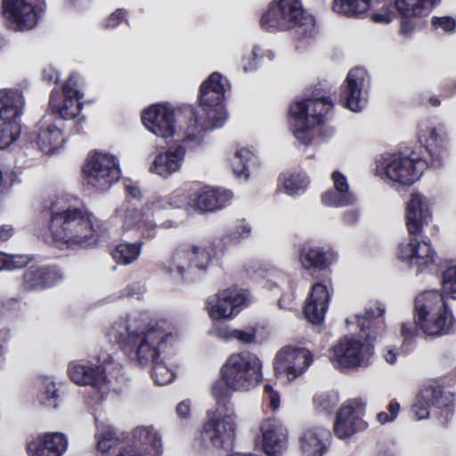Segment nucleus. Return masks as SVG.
<instances>
[{"label": "nucleus", "mask_w": 456, "mask_h": 456, "mask_svg": "<svg viewBox=\"0 0 456 456\" xmlns=\"http://www.w3.org/2000/svg\"><path fill=\"white\" fill-rule=\"evenodd\" d=\"M262 363L249 352L231 354L221 368L224 384L213 385L212 395L216 406L208 411V420L202 428L203 439L216 448H224L235 438V414L231 403L232 390H249L262 380Z\"/></svg>", "instance_id": "f257e3e1"}, {"label": "nucleus", "mask_w": 456, "mask_h": 456, "mask_svg": "<svg viewBox=\"0 0 456 456\" xmlns=\"http://www.w3.org/2000/svg\"><path fill=\"white\" fill-rule=\"evenodd\" d=\"M124 331L115 326L109 332L115 343L126 355H134L142 365L152 364L151 378L163 386L175 379V373L160 359L161 351L175 338L174 326L164 319H152L149 315H126Z\"/></svg>", "instance_id": "f03ea898"}, {"label": "nucleus", "mask_w": 456, "mask_h": 456, "mask_svg": "<svg viewBox=\"0 0 456 456\" xmlns=\"http://www.w3.org/2000/svg\"><path fill=\"white\" fill-rule=\"evenodd\" d=\"M419 139L429 162L414 152L384 153L376 160V172L390 186L406 188L419 181L426 168L442 167L449 156V138L444 125L424 121L419 125Z\"/></svg>", "instance_id": "7ed1b4c3"}, {"label": "nucleus", "mask_w": 456, "mask_h": 456, "mask_svg": "<svg viewBox=\"0 0 456 456\" xmlns=\"http://www.w3.org/2000/svg\"><path fill=\"white\" fill-rule=\"evenodd\" d=\"M50 232L55 247L78 249L95 246L106 236L103 223L80 202L56 200L51 208Z\"/></svg>", "instance_id": "20e7f679"}, {"label": "nucleus", "mask_w": 456, "mask_h": 456, "mask_svg": "<svg viewBox=\"0 0 456 456\" xmlns=\"http://www.w3.org/2000/svg\"><path fill=\"white\" fill-rule=\"evenodd\" d=\"M365 342L352 336H345L333 346L330 357L333 365L341 370L356 369L367 355L373 353V342L386 330L384 315H355Z\"/></svg>", "instance_id": "39448f33"}, {"label": "nucleus", "mask_w": 456, "mask_h": 456, "mask_svg": "<svg viewBox=\"0 0 456 456\" xmlns=\"http://www.w3.org/2000/svg\"><path fill=\"white\" fill-rule=\"evenodd\" d=\"M230 85L228 79L218 72L212 73L200 89V110L190 109L192 128L198 133L222 127L227 113L224 107V96Z\"/></svg>", "instance_id": "423d86ee"}, {"label": "nucleus", "mask_w": 456, "mask_h": 456, "mask_svg": "<svg viewBox=\"0 0 456 456\" xmlns=\"http://www.w3.org/2000/svg\"><path fill=\"white\" fill-rule=\"evenodd\" d=\"M260 24L266 31H290L299 38L313 37L316 33L315 19L305 10L301 0H273Z\"/></svg>", "instance_id": "0eeeda50"}, {"label": "nucleus", "mask_w": 456, "mask_h": 456, "mask_svg": "<svg viewBox=\"0 0 456 456\" xmlns=\"http://www.w3.org/2000/svg\"><path fill=\"white\" fill-rule=\"evenodd\" d=\"M333 109L330 97L309 98L294 102L289 108L290 126L294 138L309 145L316 137Z\"/></svg>", "instance_id": "6e6552de"}, {"label": "nucleus", "mask_w": 456, "mask_h": 456, "mask_svg": "<svg viewBox=\"0 0 456 456\" xmlns=\"http://www.w3.org/2000/svg\"><path fill=\"white\" fill-rule=\"evenodd\" d=\"M431 407L437 410L436 418L439 423L446 427L454 415V394L446 391L436 381L424 384L416 395L411 411L415 419L420 420L429 417Z\"/></svg>", "instance_id": "1a4fd4ad"}, {"label": "nucleus", "mask_w": 456, "mask_h": 456, "mask_svg": "<svg viewBox=\"0 0 456 456\" xmlns=\"http://www.w3.org/2000/svg\"><path fill=\"white\" fill-rule=\"evenodd\" d=\"M151 201L138 208L129 200L123 201L114 211L113 217L121 222V230L136 231L144 239H153L157 234L155 210Z\"/></svg>", "instance_id": "9d476101"}, {"label": "nucleus", "mask_w": 456, "mask_h": 456, "mask_svg": "<svg viewBox=\"0 0 456 456\" xmlns=\"http://www.w3.org/2000/svg\"><path fill=\"white\" fill-rule=\"evenodd\" d=\"M313 361V354L308 349L285 346L276 353L273 361L274 376L291 382L302 376Z\"/></svg>", "instance_id": "9b49d317"}, {"label": "nucleus", "mask_w": 456, "mask_h": 456, "mask_svg": "<svg viewBox=\"0 0 456 456\" xmlns=\"http://www.w3.org/2000/svg\"><path fill=\"white\" fill-rule=\"evenodd\" d=\"M397 256L410 268L415 269L417 274L438 271L436 252L428 239L419 240L417 236H411L408 241L399 245Z\"/></svg>", "instance_id": "f8f14e48"}, {"label": "nucleus", "mask_w": 456, "mask_h": 456, "mask_svg": "<svg viewBox=\"0 0 456 456\" xmlns=\"http://www.w3.org/2000/svg\"><path fill=\"white\" fill-rule=\"evenodd\" d=\"M87 184L97 190H107L120 177V168L116 156L95 152L83 167Z\"/></svg>", "instance_id": "ddd939ff"}, {"label": "nucleus", "mask_w": 456, "mask_h": 456, "mask_svg": "<svg viewBox=\"0 0 456 456\" xmlns=\"http://www.w3.org/2000/svg\"><path fill=\"white\" fill-rule=\"evenodd\" d=\"M188 134L183 141L172 144L166 151L159 152L149 166V172L161 178H169L180 171L184 162L186 154V143L195 141L199 143L201 136L192 128L188 126Z\"/></svg>", "instance_id": "4468645a"}, {"label": "nucleus", "mask_w": 456, "mask_h": 456, "mask_svg": "<svg viewBox=\"0 0 456 456\" xmlns=\"http://www.w3.org/2000/svg\"><path fill=\"white\" fill-rule=\"evenodd\" d=\"M256 301L253 293L245 288L231 286L219 289L206 300L208 314H239Z\"/></svg>", "instance_id": "2eb2a0df"}, {"label": "nucleus", "mask_w": 456, "mask_h": 456, "mask_svg": "<svg viewBox=\"0 0 456 456\" xmlns=\"http://www.w3.org/2000/svg\"><path fill=\"white\" fill-rule=\"evenodd\" d=\"M79 77L72 74L62 86V94L53 90L49 100L51 116L63 120L72 119L80 112L79 101L83 94L79 90Z\"/></svg>", "instance_id": "dca6fc26"}, {"label": "nucleus", "mask_w": 456, "mask_h": 456, "mask_svg": "<svg viewBox=\"0 0 456 456\" xmlns=\"http://www.w3.org/2000/svg\"><path fill=\"white\" fill-rule=\"evenodd\" d=\"M369 86L370 77L367 71L362 68L352 69L341 86L345 107L354 112L363 110L368 102Z\"/></svg>", "instance_id": "f3484780"}, {"label": "nucleus", "mask_w": 456, "mask_h": 456, "mask_svg": "<svg viewBox=\"0 0 456 456\" xmlns=\"http://www.w3.org/2000/svg\"><path fill=\"white\" fill-rule=\"evenodd\" d=\"M233 193L230 190L210 187L189 189L187 208L200 213L215 212L231 203Z\"/></svg>", "instance_id": "a211bd4d"}, {"label": "nucleus", "mask_w": 456, "mask_h": 456, "mask_svg": "<svg viewBox=\"0 0 456 456\" xmlns=\"http://www.w3.org/2000/svg\"><path fill=\"white\" fill-rule=\"evenodd\" d=\"M364 411L365 403L359 398L352 399L342 405L334 422L335 436L345 439L365 428L366 423L362 419Z\"/></svg>", "instance_id": "6ab92c4d"}, {"label": "nucleus", "mask_w": 456, "mask_h": 456, "mask_svg": "<svg viewBox=\"0 0 456 456\" xmlns=\"http://www.w3.org/2000/svg\"><path fill=\"white\" fill-rule=\"evenodd\" d=\"M3 9L6 24L12 30H29L37 23L33 0H3Z\"/></svg>", "instance_id": "aec40b11"}, {"label": "nucleus", "mask_w": 456, "mask_h": 456, "mask_svg": "<svg viewBox=\"0 0 456 456\" xmlns=\"http://www.w3.org/2000/svg\"><path fill=\"white\" fill-rule=\"evenodd\" d=\"M433 202L419 191H413L406 204L405 222L410 236L422 233L423 227L432 220Z\"/></svg>", "instance_id": "412c9836"}, {"label": "nucleus", "mask_w": 456, "mask_h": 456, "mask_svg": "<svg viewBox=\"0 0 456 456\" xmlns=\"http://www.w3.org/2000/svg\"><path fill=\"white\" fill-rule=\"evenodd\" d=\"M142 121L153 134L168 138L175 132V111L165 104H155L142 112Z\"/></svg>", "instance_id": "4be33fe9"}, {"label": "nucleus", "mask_w": 456, "mask_h": 456, "mask_svg": "<svg viewBox=\"0 0 456 456\" xmlns=\"http://www.w3.org/2000/svg\"><path fill=\"white\" fill-rule=\"evenodd\" d=\"M64 279L63 272L54 265H31L23 273L21 289L37 291L50 288Z\"/></svg>", "instance_id": "5701e85b"}, {"label": "nucleus", "mask_w": 456, "mask_h": 456, "mask_svg": "<svg viewBox=\"0 0 456 456\" xmlns=\"http://www.w3.org/2000/svg\"><path fill=\"white\" fill-rule=\"evenodd\" d=\"M191 244L176 245L168 259L163 265V272L175 283L182 282L191 270Z\"/></svg>", "instance_id": "b1692460"}, {"label": "nucleus", "mask_w": 456, "mask_h": 456, "mask_svg": "<svg viewBox=\"0 0 456 456\" xmlns=\"http://www.w3.org/2000/svg\"><path fill=\"white\" fill-rule=\"evenodd\" d=\"M68 439L62 433H45L27 444L28 456H61L67 450Z\"/></svg>", "instance_id": "393cba45"}, {"label": "nucleus", "mask_w": 456, "mask_h": 456, "mask_svg": "<svg viewBox=\"0 0 456 456\" xmlns=\"http://www.w3.org/2000/svg\"><path fill=\"white\" fill-rule=\"evenodd\" d=\"M333 188L322 195V202L329 207L340 208L354 205L357 197L350 189L347 177L339 171L331 174Z\"/></svg>", "instance_id": "a878e982"}, {"label": "nucleus", "mask_w": 456, "mask_h": 456, "mask_svg": "<svg viewBox=\"0 0 456 456\" xmlns=\"http://www.w3.org/2000/svg\"><path fill=\"white\" fill-rule=\"evenodd\" d=\"M69 379L79 386L101 388L107 381L106 370L102 364L70 362L68 367Z\"/></svg>", "instance_id": "bb28decb"}, {"label": "nucleus", "mask_w": 456, "mask_h": 456, "mask_svg": "<svg viewBox=\"0 0 456 456\" xmlns=\"http://www.w3.org/2000/svg\"><path fill=\"white\" fill-rule=\"evenodd\" d=\"M62 129L53 122L51 115H45L40 121L37 143L46 154H53L63 143Z\"/></svg>", "instance_id": "cd10ccee"}, {"label": "nucleus", "mask_w": 456, "mask_h": 456, "mask_svg": "<svg viewBox=\"0 0 456 456\" xmlns=\"http://www.w3.org/2000/svg\"><path fill=\"white\" fill-rule=\"evenodd\" d=\"M330 439L331 433L330 429L322 427H314L303 433L300 438L301 448L309 456H323L328 450Z\"/></svg>", "instance_id": "c85d7f7f"}, {"label": "nucleus", "mask_w": 456, "mask_h": 456, "mask_svg": "<svg viewBox=\"0 0 456 456\" xmlns=\"http://www.w3.org/2000/svg\"><path fill=\"white\" fill-rule=\"evenodd\" d=\"M338 259L337 252L330 246H314L300 254L305 269L325 270Z\"/></svg>", "instance_id": "c756f323"}, {"label": "nucleus", "mask_w": 456, "mask_h": 456, "mask_svg": "<svg viewBox=\"0 0 456 456\" xmlns=\"http://www.w3.org/2000/svg\"><path fill=\"white\" fill-rule=\"evenodd\" d=\"M258 165V159L255 151L248 146H237L231 160L233 175L241 181H248L251 172Z\"/></svg>", "instance_id": "7c9ffc66"}, {"label": "nucleus", "mask_w": 456, "mask_h": 456, "mask_svg": "<svg viewBox=\"0 0 456 456\" xmlns=\"http://www.w3.org/2000/svg\"><path fill=\"white\" fill-rule=\"evenodd\" d=\"M416 314H452V305L436 290H428L419 294L415 299Z\"/></svg>", "instance_id": "2f4dec72"}, {"label": "nucleus", "mask_w": 456, "mask_h": 456, "mask_svg": "<svg viewBox=\"0 0 456 456\" xmlns=\"http://www.w3.org/2000/svg\"><path fill=\"white\" fill-rule=\"evenodd\" d=\"M142 454L160 453L161 437L151 427H138L132 432V444L129 445Z\"/></svg>", "instance_id": "473e14b6"}, {"label": "nucleus", "mask_w": 456, "mask_h": 456, "mask_svg": "<svg viewBox=\"0 0 456 456\" xmlns=\"http://www.w3.org/2000/svg\"><path fill=\"white\" fill-rule=\"evenodd\" d=\"M24 99L18 90H0V119L4 122H16L22 115Z\"/></svg>", "instance_id": "72a5a7b5"}, {"label": "nucleus", "mask_w": 456, "mask_h": 456, "mask_svg": "<svg viewBox=\"0 0 456 456\" xmlns=\"http://www.w3.org/2000/svg\"><path fill=\"white\" fill-rule=\"evenodd\" d=\"M419 330L428 336L448 333L454 322V315H414Z\"/></svg>", "instance_id": "f704fd0d"}, {"label": "nucleus", "mask_w": 456, "mask_h": 456, "mask_svg": "<svg viewBox=\"0 0 456 456\" xmlns=\"http://www.w3.org/2000/svg\"><path fill=\"white\" fill-rule=\"evenodd\" d=\"M263 436V450L268 456H275L281 452L286 436L281 427L273 420L267 419L261 426Z\"/></svg>", "instance_id": "c9c22d12"}, {"label": "nucleus", "mask_w": 456, "mask_h": 456, "mask_svg": "<svg viewBox=\"0 0 456 456\" xmlns=\"http://www.w3.org/2000/svg\"><path fill=\"white\" fill-rule=\"evenodd\" d=\"M280 183L281 191L291 197H297L306 191L310 180L304 171H293L282 174Z\"/></svg>", "instance_id": "e433bc0d"}, {"label": "nucleus", "mask_w": 456, "mask_h": 456, "mask_svg": "<svg viewBox=\"0 0 456 456\" xmlns=\"http://www.w3.org/2000/svg\"><path fill=\"white\" fill-rule=\"evenodd\" d=\"M401 17L419 18L428 15L440 0H395Z\"/></svg>", "instance_id": "4c0bfd02"}, {"label": "nucleus", "mask_w": 456, "mask_h": 456, "mask_svg": "<svg viewBox=\"0 0 456 456\" xmlns=\"http://www.w3.org/2000/svg\"><path fill=\"white\" fill-rule=\"evenodd\" d=\"M330 294L326 286L316 283L312 287L310 297L304 307L303 314H326L329 306Z\"/></svg>", "instance_id": "58836bf2"}, {"label": "nucleus", "mask_w": 456, "mask_h": 456, "mask_svg": "<svg viewBox=\"0 0 456 456\" xmlns=\"http://www.w3.org/2000/svg\"><path fill=\"white\" fill-rule=\"evenodd\" d=\"M370 7H374L373 0H334L333 11L336 13L351 18H360Z\"/></svg>", "instance_id": "ea45409f"}, {"label": "nucleus", "mask_w": 456, "mask_h": 456, "mask_svg": "<svg viewBox=\"0 0 456 456\" xmlns=\"http://www.w3.org/2000/svg\"><path fill=\"white\" fill-rule=\"evenodd\" d=\"M142 244V241L120 242L111 251L112 258L118 264L130 265L138 259Z\"/></svg>", "instance_id": "a19ab883"}, {"label": "nucleus", "mask_w": 456, "mask_h": 456, "mask_svg": "<svg viewBox=\"0 0 456 456\" xmlns=\"http://www.w3.org/2000/svg\"><path fill=\"white\" fill-rule=\"evenodd\" d=\"M189 200V189H176L170 194L163 198H158L151 200L153 208L156 211L166 208H178L183 206H187Z\"/></svg>", "instance_id": "79ce46f5"}, {"label": "nucleus", "mask_w": 456, "mask_h": 456, "mask_svg": "<svg viewBox=\"0 0 456 456\" xmlns=\"http://www.w3.org/2000/svg\"><path fill=\"white\" fill-rule=\"evenodd\" d=\"M374 7L370 20L377 24L387 25L395 18L396 2L387 3L386 0H373Z\"/></svg>", "instance_id": "37998d69"}, {"label": "nucleus", "mask_w": 456, "mask_h": 456, "mask_svg": "<svg viewBox=\"0 0 456 456\" xmlns=\"http://www.w3.org/2000/svg\"><path fill=\"white\" fill-rule=\"evenodd\" d=\"M419 331V330L415 322L402 323L401 337L403 341L399 350L403 354H408L415 349Z\"/></svg>", "instance_id": "c03bdc74"}, {"label": "nucleus", "mask_w": 456, "mask_h": 456, "mask_svg": "<svg viewBox=\"0 0 456 456\" xmlns=\"http://www.w3.org/2000/svg\"><path fill=\"white\" fill-rule=\"evenodd\" d=\"M191 270L207 271L212 262L211 251L208 247L191 244Z\"/></svg>", "instance_id": "a18cd8bd"}, {"label": "nucleus", "mask_w": 456, "mask_h": 456, "mask_svg": "<svg viewBox=\"0 0 456 456\" xmlns=\"http://www.w3.org/2000/svg\"><path fill=\"white\" fill-rule=\"evenodd\" d=\"M32 261L28 255L6 254L0 251V271H13L26 266Z\"/></svg>", "instance_id": "49530a36"}, {"label": "nucleus", "mask_w": 456, "mask_h": 456, "mask_svg": "<svg viewBox=\"0 0 456 456\" xmlns=\"http://www.w3.org/2000/svg\"><path fill=\"white\" fill-rule=\"evenodd\" d=\"M118 444L117 432L110 427L102 429L97 436V450L102 454H109Z\"/></svg>", "instance_id": "de8ad7c7"}, {"label": "nucleus", "mask_w": 456, "mask_h": 456, "mask_svg": "<svg viewBox=\"0 0 456 456\" xmlns=\"http://www.w3.org/2000/svg\"><path fill=\"white\" fill-rule=\"evenodd\" d=\"M213 317V326L210 333L224 340L232 339V330L227 322L236 315H210Z\"/></svg>", "instance_id": "09e8293b"}, {"label": "nucleus", "mask_w": 456, "mask_h": 456, "mask_svg": "<svg viewBox=\"0 0 456 456\" xmlns=\"http://www.w3.org/2000/svg\"><path fill=\"white\" fill-rule=\"evenodd\" d=\"M20 126L17 122H4L0 126V150L6 149L20 136Z\"/></svg>", "instance_id": "8fccbe9b"}, {"label": "nucleus", "mask_w": 456, "mask_h": 456, "mask_svg": "<svg viewBox=\"0 0 456 456\" xmlns=\"http://www.w3.org/2000/svg\"><path fill=\"white\" fill-rule=\"evenodd\" d=\"M252 233L251 224L244 219L238 220L234 226L229 231L227 236L231 242L240 243L248 239Z\"/></svg>", "instance_id": "3c124183"}, {"label": "nucleus", "mask_w": 456, "mask_h": 456, "mask_svg": "<svg viewBox=\"0 0 456 456\" xmlns=\"http://www.w3.org/2000/svg\"><path fill=\"white\" fill-rule=\"evenodd\" d=\"M314 404L319 412L330 415L338 404V397L328 393H321L314 397Z\"/></svg>", "instance_id": "603ef678"}, {"label": "nucleus", "mask_w": 456, "mask_h": 456, "mask_svg": "<svg viewBox=\"0 0 456 456\" xmlns=\"http://www.w3.org/2000/svg\"><path fill=\"white\" fill-rule=\"evenodd\" d=\"M442 287L451 302L456 300V265L447 268L443 273Z\"/></svg>", "instance_id": "864d4df0"}, {"label": "nucleus", "mask_w": 456, "mask_h": 456, "mask_svg": "<svg viewBox=\"0 0 456 456\" xmlns=\"http://www.w3.org/2000/svg\"><path fill=\"white\" fill-rule=\"evenodd\" d=\"M262 59L261 49L255 45L249 52L244 53L241 59V67L244 72H253L256 70L258 63Z\"/></svg>", "instance_id": "5fc2aeb1"}, {"label": "nucleus", "mask_w": 456, "mask_h": 456, "mask_svg": "<svg viewBox=\"0 0 456 456\" xmlns=\"http://www.w3.org/2000/svg\"><path fill=\"white\" fill-rule=\"evenodd\" d=\"M42 403L47 407L57 408L59 400V391L56 388L55 382L52 380L45 381V390Z\"/></svg>", "instance_id": "6e6d98bb"}, {"label": "nucleus", "mask_w": 456, "mask_h": 456, "mask_svg": "<svg viewBox=\"0 0 456 456\" xmlns=\"http://www.w3.org/2000/svg\"><path fill=\"white\" fill-rule=\"evenodd\" d=\"M400 403L396 400H391L387 405V412L380 411L377 414V420L380 424H386L395 420L400 411Z\"/></svg>", "instance_id": "4d7b16f0"}, {"label": "nucleus", "mask_w": 456, "mask_h": 456, "mask_svg": "<svg viewBox=\"0 0 456 456\" xmlns=\"http://www.w3.org/2000/svg\"><path fill=\"white\" fill-rule=\"evenodd\" d=\"M432 25L436 29H442L444 32H452L456 28V21L452 17H433L431 20Z\"/></svg>", "instance_id": "13d9d810"}, {"label": "nucleus", "mask_w": 456, "mask_h": 456, "mask_svg": "<svg viewBox=\"0 0 456 456\" xmlns=\"http://www.w3.org/2000/svg\"><path fill=\"white\" fill-rule=\"evenodd\" d=\"M256 338V328L250 327L248 330H233L232 339L235 338L244 344H251L255 342Z\"/></svg>", "instance_id": "bf43d9fd"}, {"label": "nucleus", "mask_w": 456, "mask_h": 456, "mask_svg": "<svg viewBox=\"0 0 456 456\" xmlns=\"http://www.w3.org/2000/svg\"><path fill=\"white\" fill-rule=\"evenodd\" d=\"M264 398L268 402V406L272 411H276L280 407V395L272 385L265 384L264 386Z\"/></svg>", "instance_id": "052dcab7"}, {"label": "nucleus", "mask_w": 456, "mask_h": 456, "mask_svg": "<svg viewBox=\"0 0 456 456\" xmlns=\"http://www.w3.org/2000/svg\"><path fill=\"white\" fill-rule=\"evenodd\" d=\"M414 17H401L399 32L402 36L409 37L415 30Z\"/></svg>", "instance_id": "680f3d73"}, {"label": "nucleus", "mask_w": 456, "mask_h": 456, "mask_svg": "<svg viewBox=\"0 0 456 456\" xmlns=\"http://www.w3.org/2000/svg\"><path fill=\"white\" fill-rule=\"evenodd\" d=\"M22 310V304L17 298L12 297L5 299L4 301H1L0 313L19 312Z\"/></svg>", "instance_id": "e2e57ef3"}, {"label": "nucleus", "mask_w": 456, "mask_h": 456, "mask_svg": "<svg viewBox=\"0 0 456 456\" xmlns=\"http://www.w3.org/2000/svg\"><path fill=\"white\" fill-rule=\"evenodd\" d=\"M191 403L189 399L180 402L175 409L177 416L181 419H187L191 416Z\"/></svg>", "instance_id": "0e129e2a"}, {"label": "nucleus", "mask_w": 456, "mask_h": 456, "mask_svg": "<svg viewBox=\"0 0 456 456\" xmlns=\"http://www.w3.org/2000/svg\"><path fill=\"white\" fill-rule=\"evenodd\" d=\"M126 12L122 9H118L111 13L106 20L105 26L109 28H114L124 19Z\"/></svg>", "instance_id": "69168bd1"}, {"label": "nucleus", "mask_w": 456, "mask_h": 456, "mask_svg": "<svg viewBox=\"0 0 456 456\" xmlns=\"http://www.w3.org/2000/svg\"><path fill=\"white\" fill-rule=\"evenodd\" d=\"M359 219V212L356 209L346 211L342 216V220L346 225H354Z\"/></svg>", "instance_id": "338daca9"}, {"label": "nucleus", "mask_w": 456, "mask_h": 456, "mask_svg": "<svg viewBox=\"0 0 456 456\" xmlns=\"http://www.w3.org/2000/svg\"><path fill=\"white\" fill-rule=\"evenodd\" d=\"M386 305L381 301L370 302L368 308L365 310V314H385Z\"/></svg>", "instance_id": "774afa93"}]
</instances>
